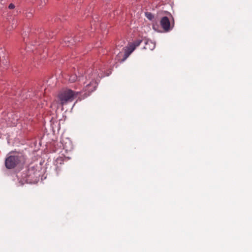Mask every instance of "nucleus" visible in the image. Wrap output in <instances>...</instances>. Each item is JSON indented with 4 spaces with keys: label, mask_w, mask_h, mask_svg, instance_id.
I'll use <instances>...</instances> for the list:
<instances>
[{
    "label": "nucleus",
    "mask_w": 252,
    "mask_h": 252,
    "mask_svg": "<svg viewBox=\"0 0 252 252\" xmlns=\"http://www.w3.org/2000/svg\"><path fill=\"white\" fill-rule=\"evenodd\" d=\"M25 161L24 156L19 153H13L9 155L5 160V165L6 168L10 169L23 165Z\"/></svg>",
    "instance_id": "f257e3e1"
},
{
    "label": "nucleus",
    "mask_w": 252,
    "mask_h": 252,
    "mask_svg": "<svg viewBox=\"0 0 252 252\" xmlns=\"http://www.w3.org/2000/svg\"><path fill=\"white\" fill-rule=\"evenodd\" d=\"M80 94L79 92H74L70 89L62 91L58 95V98L62 105L66 104L69 102L72 101L75 96Z\"/></svg>",
    "instance_id": "f03ea898"
},
{
    "label": "nucleus",
    "mask_w": 252,
    "mask_h": 252,
    "mask_svg": "<svg viewBox=\"0 0 252 252\" xmlns=\"http://www.w3.org/2000/svg\"><path fill=\"white\" fill-rule=\"evenodd\" d=\"M142 40L141 39H138L132 43H130L128 44V46L123 48L124 50V54L123 58L121 60L122 62H124L126 60L128 57L131 54V53L135 49V48L139 46Z\"/></svg>",
    "instance_id": "7ed1b4c3"
},
{
    "label": "nucleus",
    "mask_w": 252,
    "mask_h": 252,
    "mask_svg": "<svg viewBox=\"0 0 252 252\" xmlns=\"http://www.w3.org/2000/svg\"><path fill=\"white\" fill-rule=\"evenodd\" d=\"M160 25L165 32H168L172 28L168 18L166 16L162 17L160 21Z\"/></svg>",
    "instance_id": "20e7f679"
},
{
    "label": "nucleus",
    "mask_w": 252,
    "mask_h": 252,
    "mask_svg": "<svg viewBox=\"0 0 252 252\" xmlns=\"http://www.w3.org/2000/svg\"><path fill=\"white\" fill-rule=\"evenodd\" d=\"M97 87V83L95 81L92 80L89 84H88L84 89L85 92L89 93L94 91Z\"/></svg>",
    "instance_id": "39448f33"
},
{
    "label": "nucleus",
    "mask_w": 252,
    "mask_h": 252,
    "mask_svg": "<svg viewBox=\"0 0 252 252\" xmlns=\"http://www.w3.org/2000/svg\"><path fill=\"white\" fill-rule=\"evenodd\" d=\"M156 47L155 43L151 40H145L144 48L147 50H153Z\"/></svg>",
    "instance_id": "423d86ee"
},
{
    "label": "nucleus",
    "mask_w": 252,
    "mask_h": 252,
    "mask_svg": "<svg viewBox=\"0 0 252 252\" xmlns=\"http://www.w3.org/2000/svg\"><path fill=\"white\" fill-rule=\"evenodd\" d=\"M30 1L40 6H44L46 3V0H30Z\"/></svg>",
    "instance_id": "0eeeda50"
},
{
    "label": "nucleus",
    "mask_w": 252,
    "mask_h": 252,
    "mask_svg": "<svg viewBox=\"0 0 252 252\" xmlns=\"http://www.w3.org/2000/svg\"><path fill=\"white\" fill-rule=\"evenodd\" d=\"M77 79V76L76 75H72L70 76L69 78V81L70 82H75Z\"/></svg>",
    "instance_id": "6e6552de"
},
{
    "label": "nucleus",
    "mask_w": 252,
    "mask_h": 252,
    "mask_svg": "<svg viewBox=\"0 0 252 252\" xmlns=\"http://www.w3.org/2000/svg\"><path fill=\"white\" fill-rule=\"evenodd\" d=\"M145 15L146 17L150 20H152L154 17V15L150 12H146Z\"/></svg>",
    "instance_id": "1a4fd4ad"
},
{
    "label": "nucleus",
    "mask_w": 252,
    "mask_h": 252,
    "mask_svg": "<svg viewBox=\"0 0 252 252\" xmlns=\"http://www.w3.org/2000/svg\"><path fill=\"white\" fill-rule=\"evenodd\" d=\"M13 23L11 27H8L7 28V31H10V30L14 29L15 28H16V24H17V21H15V20H13Z\"/></svg>",
    "instance_id": "9d476101"
},
{
    "label": "nucleus",
    "mask_w": 252,
    "mask_h": 252,
    "mask_svg": "<svg viewBox=\"0 0 252 252\" xmlns=\"http://www.w3.org/2000/svg\"><path fill=\"white\" fill-rule=\"evenodd\" d=\"M8 8L10 9H13L15 8V5L13 3H10L9 5H8Z\"/></svg>",
    "instance_id": "9b49d317"
},
{
    "label": "nucleus",
    "mask_w": 252,
    "mask_h": 252,
    "mask_svg": "<svg viewBox=\"0 0 252 252\" xmlns=\"http://www.w3.org/2000/svg\"><path fill=\"white\" fill-rule=\"evenodd\" d=\"M122 54L121 53H119L118 55V56H120L122 55Z\"/></svg>",
    "instance_id": "f8f14e48"
},
{
    "label": "nucleus",
    "mask_w": 252,
    "mask_h": 252,
    "mask_svg": "<svg viewBox=\"0 0 252 252\" xmlns=\"http://www.w3.org/2000/svg\"><path fill=\"white\" fill-rule=\"evenodd\" d=\"M66 41L70 42V41H69V40H65V42H66Z\"/></svg>",
    "instance_id": "ddd939ff"
}]
</instances>
